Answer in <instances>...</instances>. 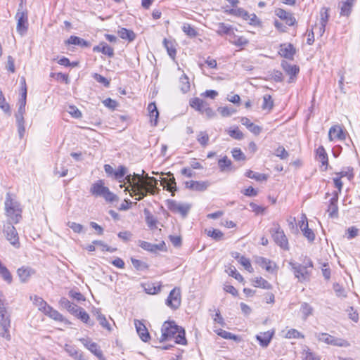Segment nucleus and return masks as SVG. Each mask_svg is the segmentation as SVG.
<instances>
[{
    "instance_id": "29",
    "label": "nucleus",
    "mask_w": 360,
    "mask_h": 360,
    "mask_svg": "<svg viewBox=\"0 0 360 360\" xmlns=\"http://www.w3.org/2000/svg\"><path fill=\"white\" fill-rule=\"evenodd\" d=\"M163 44H164V46L165 47V49H167V51L169 56L172 59H174L176 54L175 41H174L172 40L165 39L163 40Z\"/></svg>"
},
{
    "instance_id": "27",
    "label": "nucleus",
    "mask_w": 360,
    "mask_h": 360,
    "mask_svg": "<svg viewBox=\"0 0 360 360\" xmlns=\"http://www.w3.org/2000/svg\"><path fill=\"white\" fill-rule=\"evenodd\" d=\"M93 51L94 52H101L109 57H112L114 55L113 49L105 42H101L99 45L94 46Z\"/></svg>"
},
{
    "instance_id": "5",
    "label": "nucleus",
    "mask_w": 360,
    "mask_h": 360,
    "mask_svg": "<svg viewBox=\"0 0 360 360\" xmlns=\"http://www.w3.org/2000/svg\"><path fill=\"white\" fill-rule=\"evenodd\" d=\"M90 192L96 197H102L106 201L113 202L116 200V195L110 191L109 188L104 186L103 180H98L94 183L91 187Z\"/></svg>"
},
{
    "instance_id": "40",
    "label": "nucleus",
    "mask_w": 360,
    "mask_h": 360,
    "mask_svg": "<svg viewBox=\"0 0 360 360\" xmlns=\"http://www.w3.org/2000/svg\"><path fill=\"white\" fill-rule=\"evenodd\" d=\"M139 245L143 250L151 252H155L158 250L160 249L159 245L153 244V243H148L146 241H143V240H139Z\"/></svg>"
},
{
    "instance_id": "1",
    "label": "nucleus",
    "mask_w": 360,
    "mask_h": 360,
    "mask_svg": "<svg viewBox=\"0 0 360 360\" xmlns=\"http://www.w3.org/2000/svg\"><path fill=\"white\" fill-rule=\"evenodd\" d=\"M126 180L131 187V190H129L130 195H138L136 200H142L148 193L155 195L159 191L157 188L158 179L148 176V174L146 179L142 178L140 174H129L126 176ZM126 190L128 191V188Z\"/></svg>"
},
{
    "instance_id": "21",
    "label": "nucleus",
    "mask_w": 360,
    "mask_h": 360,
    "mask_svg": "<svg viewBox=\"0 0 360 360\" xmlns=\"http://www.w3.org/2000/svg\"><path fill=\"white\" fill-rule=\"evenodd\" d=\"M338 193L335 192L333 197L330 200V204L328 207V212L330 217H337L338 213Z\"/></svg>"
},
{
    "instance_id": "19",
    "label": "nucleus",
    "mask_w": 360,
    "mask_h": 360,
    "mask_svg": "<svg viewBox=\"0 0 360 360\" xmlns=\"http://www.w3.org/2000/svg\"><path fill=\"white\" fill-rule=\"evenodd\" d=\"M134 324L140 338L143 342H147L150 339V334L145 325L139 320H135Z\"/></svg>"
},
{
    "instance_id": "28",
    "label": "nucleus",
    "mask_w": 360,
    "mask_h": 360,
    "mask_svg": "<svg viewBox=\"0 0 360 360\" xmlns=\"http://www.w3.org/2000/svg\"><path fill=\"white\" fill-rule=\"evenodd\" d=\"M60 306L66 309L72 314L75 315L79 310V306L70 302L67 298L62 297L59 302Z\"/></svg>"
},
{
    "instance_id": "45",
    "label": "nucleus",
    "mask_w": 360,
    "mask_h": 360,
    "mask_svg": "<svg viewBox=\"0 0 360 360\" xmlns=\"http://www.w3.org/2000/svg\"><path fill=\"white\" fill-rule=\"evenodd\" d=\"M217 26V32L219 35L222 34H229L231 31V27L229 25H226L224 22H219L216 25Z\"/></svg>"
},
{
    "instance_id": "26",
    "label": "nucleus",
    "mask_w": 360,
    "mask_h": 360,
    "mask_svg": "<svg viewBox=\"0 0 360 360\" xmlns=\"http://www.w3.org/2000/svg\"><path fill=\"white\" fill-rule=\"evenodd\" d=\"M255 262L262 268L265 269L268 272H272L274 271L275 264L266 258L257 257L255 258Z\"/></svg>"
},
{
    "instance_id": "50",
    "label": "nucleus",
    "mask_w": 360,
    "mask_h": 360,
    "mask_svg": "<svg viewBox=\"0 0 360 360\" xmlns=\"http://www.w3.org/2000/svg\"><path fill=\"white\" fill-rule=\"evenodd\" d=\"M215 331L218 335L221 336V338H223L224 339L233 340H237L238 339V336H236V335L232 334V333H231L228 331H226L224 330L219 329Z\"/></svg>"
},
{
    "instance_id": "20",
    "label": "nucleus",
    "mask_w": 360,
    "mask_h": 360,
    "mask_svg": "<svg viewBox=\"0 0 360 360\" xmlns=\"http://www.w3.org/2000/svg\"><path fill=\"white\" fill-rule=\"evenodd\" d=\"M275 13L278 18L285 20L286 24L289 26H292L296 22V20L292 15L282 8H277L275 11Z\"/></svg>"
},
{
    "instance_id": "14",
    "label": "nucleus",
    "mask_w": 360,
    "mask_h": 360,
    "mask_svg": "<svg viewBox=\"0 0 360 360\" xmlns=\"http://www.w3.org/2000/svg\"><path fill=\"white\" fill-rule=\"evenodd\" d=\"M65 351L74 360H86L82 351L79 350L76 346L65 344Z\"/></svg>"
},
{
    "instance_id": "62",
    "label": "nucleus",
    "mask_w": 360,
    "mask_h": 360,
    "mask_svg": "<svg viewBox=\"0 0 360 360\" xmlns=\"http://www.w3.org/2000/svg\"><path fill=\"white\" fill-rule=\"evenodd\" d=\"M232 155H233V158L236 160H245V155L243 154V153L241 151L240 149L239 148H234L233 150H232Z\"/></svg>"
},
{
    "instance_id": "22",
    "label": "nucleus",
    "mask_w": 360,
    "mask_h": 360,
    "mask_svg": "<svg viewBox=\"0 0 360 360\" xmlns=\"http://www.w3.org/2000/svg\"><path fill=\"white\" fill-rule=\"evenodd\" d=\"M18 275L22 282H27L35 274V271L29 266H22L18 269Z\"/></svg>"
},
{
    "instance_id": "32",
    "label": "nucleus",
    "mask_w": 360,
    "mask_h": 360,
    "mask_svg": "<svg viewBox=\"0 0 360 360\" xmlns=\"http://www.w3.org/2000/svg\"><path fill=\"white\" fill-rule=\"evenodd\" d=\"M355 0H346L342 3L341 6L340 15L344 16H349L352 12V6Z\"/></svg>"
},
{
    "instance_id": "13",
    "label": "nucleus",
    "mask_w": 360,
    "mask_h": 360,
    "mask_svg": "<svg viewBox=\"0 0 360 360\" xmlns=\"http://www.w3.org/2000/svg\"><path fill=\"white\" fill-rule=\"evenodd\" d=\"M79 340L88 350H89L92 354L97 356L99 360H106L103 356V352L101 350L99 346L96 342H92L90 338H79Z\"/></svg>"
},
{
    "instance_id": "33",
    "label": "nucleus",
    "mask_w": 360,
    "mask_h": 360,
    "mask_svg": "<svg viewBox=\"0 0 360 360\" xmlns=\"http://www.w3.org/2000/svg\"><path fill=\"white\" fill-rule=\"evenodd\" d=\"M144 214L146 217V221L148 227H150V229L156 228L158 223L156 217H155L147 209L144 210Z\"/></svg>"
},
{
    "instance_id": "4",
    "label": "nucleus",
    "mask_w": 360,
    "mask_h": 360,
    "mask_svg": "<svg viewBox=\"0 0 360 360\" xmlns=\"http://www.w3.org/2000/svg\"><path fill=\"white\" fill-rule=\"evenodd\" d=\"M4 205L6 215L8 217L9 222L18 223L22 218V210L18 202L13 199L10 193H7Z\"/></svg>"
},
{
    "instance_id": "6",
    "label": "nucleus",
    "mask_w": 360,
    "mask_h": 360,
    "mask_svg": "<svg viewBox=\"0 0 360 360\" xmlns=\"http://www.w3.org/2000/svg\"><path fill=\"white\" fill-rule=\"evenodd\" d=\"M15 19L17 20V32L22 36L26 33L28 28V17L27 12L23 8L22 2L19 5Z\"/></svg>"
},
{
    "instance_id": "47",
    "label": "nucleus",
    "mask_w": 360,
    "mask_h": 360,
    "mask_svg": "<svg viewBox=\"0 0 360 360\" xmlns=\"http://www.w3.org/2000/svg\"><path fill=\"white\" fill-rule=\"evenodd\" d=\"M316 153L319 158V161L321 162L323 165H328V155L327 153L323 146H320L316 150Z\"/></svg>"
},
{
    "instance_id": "9",
    "label": "nucleus",
    "mask_w": 360,
    "mask_h": 360,
    "mask_svg": "<svg viewBox=\"0 0 360 360\" xmlns=\"http://www.w3.org/2000/svg\"><path fill=\"white\" fill-rule=\"evenodd\" d=\"M167 206L170 211L179 213L183 217H186L191 209L189 204L178 202L174 200H167Z\"/></svg>"
},
{
    "instance_id": "48",
    "label": "nucleus",
    "mask_w": 360,
    "mask_h": 360,
    "mask_svg": "<svg viewBox=\"0 0 360 360\" xmlns=\"http://www.w3.org/2000/svg\"><path fill=\"white\" fill-rule=\"evenodd\" d=\"M218 165L221 172H225L226 169L230 168L231 161L226 156H224L221 159L219 160Z\"/></svg>"
},
{
    "instance_id": "58",
    "label": "nucleus",
    "mask_w": 360,
    "mask_h": 360,
    "mask_svg": "<svg viewBox=\"0 0 360 360\" xmlns=\"http://www.w3.org/2000/svg\"><path fill=\"white\" fill-rule=\"evenodd\" d=\"M176 338V342L180 345H186V339L185 338V331L183 328H180L179 332L177 333Z\"/></svg>"
},
{
    "instance_id": "11",
    "label": "nucleus",
    "mask_w": 360,
    "mask_h": 360,
    "mask_svg": "<svg viewBox=\"0 0 360 360\" xmlns=\"http://www.w3.org/2000/svg\"><path fill=\"white\" fill-rule=\"evenodd\" d=\"M4 233L10 243L14 246L19 244L18 234L12 222H6L4 224Z\"/></svg>"
},
{
    "instance_id": "36",
    "label": "nucleus",
    "mask_w": 360,
    "mask_h": 360,
    "mask_svg": "<svg viewBox=\"0 0 360 360\" xmlns=\"http://www.w3.org/2000/svg\"><path fill=\"white\" fill-rule=\"evenodd\" d=\"M314 309L307 302H303L300 306V311L302 314L303 320H306L309 316L312 315Z\"/></svg>"
},
{
    "instance_id": "61",
    "label": "nucleus",
    "mask_w": 360,
    "mask_h": 360,
    "mask_svg": "<svg viewBox=\"0 0 360 360\" xmlns=\"http://www.w3.org/2000/svg\"><path fill=\"white\" fill-rule=\"evenodd\" d=\"M67 225L75 232L77 233H80L83 231V226L80 224H77L72 221H68Z\"/></svg>"
},
{
    "instance_id": "52",
    "label": "nucleus",
    "mask_w": 360,
    "mask_h": 360,
    "mask_svg": "<svg viewBox=\"0 0 360 360\" xmlns=\"http://www.w3.org/2000/svg\"><path fill=\"white\" fill-rule=\"evenodd\" d=\"M274 155L281 160H286L289 157L288 152L284 148L283 146H278L274 152Z\"/></svg>"
},
{
    "instance_id": "8",
    "label": "nucleus",
    "mask_w": 360,
    "mask_h": 360,
    "mask_svg": "<svg viewBox=\"0 0 360 360\" xmlns=\"http://www.w3.org/2000/svg\"><path fill=\"white\" fill-rule=\"evenodd\" d=\"M181 328L172 321H165L161 328L160 342L167 341L177 334Z\"/></svg>"
},
{
    "instance_id": "38",
    "label": "nucleus",
    "mask_w": 360,
    "mask_h": 360,
    "mask_svg": "<svg viewBox=\"0 0 360 360\" xmlns=\"http://www.w3.org/2000/svg\"><path fill=\"white\" fill-rule=\"evenodd\" d=\"M245 176L257 181H266L268 179V175L255 172L252 170H248L245 173Z\"/></svg>"
},
{
    "instance_id": "3",
    "label": "nucleus",
    "mask_w": 360,
    "mask_h": 360,
    "mask_svg": "<svg viewBox=\"0 0 360 360\" xmlns=\"http://www.w3.org/2000/svg\"><path fill=\"white\" fill-rule=\"evenodd\" d=\"M289 265L293 271V274L300 282L308 281L310 279L311 271L309 268H313V262L309 258H306L303 264H298L290 262Z\"/></svg>"
},
{
    "instance_id": "17",
    "label": "nucleus",
    "mask_w": 360,
    "mask_h": 360,
    "mask_svg": "<svg viewBox=\"0 0 360 360\" xmlns=\"http://www.w3.org/2000/svg\"><path fill=\"white\" fill-rule=\"evenodd\" d=\"M282 67L285 72L286 74L290 75V78L288 80L289 83L293 82L295 81V78L296 75L298 74L300 69L295 65H291L288 63L287 62H284L282 63Z\"/></svg>"
},
{
    "instance_id": "35",
    "label": "nucleus",
    "mask_w": 360,
    "mask_h": 360,
    "mask_svg": "<svg viewBox=\"0 0 360 360\" xmlns=\"http://www.w3.org/2000/svg\"><path fill=\"white\" fill-rule=\"evenodd\" d=\"M75 316L79 319L82 322L89 324V326L94 325V323L90 321L89 315L82 307H79V310Z\"/></svg>"
},
{
    "instance_id": "64",
    "label": "nucleus",
    "mask_w": 360,
    "mask_h": 360,
    "mask_svg": "<svg viewBox=\"0 0 360 360\" xmlns=\"http://www.w3.org/2000/svg\"><path fill=\"white\" fill-rule=\"evenodd\" d=\"M304 352L305 360H320L319 357L316 354L311 352L309 349L304 350Z\"/></svg>"
},
{
    "instance_id": "60",
    "label": "nucleus",
    "mask_w": 360,
    "mask_h": 360,
    "mask_svg": "<svg viewBox=\"0 0 360 360\" xmlns=\"http://www.w3.org/2000/svg\"><path fill=\"white\" fill-rule=\"evenodd\" d=\"M239 262L249 272H252L253 271V268L252 267V265L250 264V262L249 259L245 257L244 256H241L240 257Z\"/></svg>"
},
{
    "instance_id": "42",
    "label": "nucleus",
    "mask_w": 360,
    "mask_h": 360,
    "mask_svg": "<svg viewBox=\"0 0 360 360\" xmlns=\"http://www.w3.org/2000/svg\"><path fill=\"white\" fill-rule=\"evenodd\" d=\"M207 235L216 241H220L224 239V233L219 229L205 230Z\"/></svg>"
},
{
    "instance_id": "49",
    "label": "nucleus",
    "mask_w": 360,
    "mask_h": 360,
    "mask_svg": "<svg viewBox=\"0 0 360 360\" xmlns=\"http://www.w3.org/2000/svg\"><path fill=\"white\" fill-rule=\"evenodd\" d=\"M0 275L3 277V278L7 281L8 283H11L12 276L8 270V269L1 264L0 262Z\"/></svg>"
},
{
    "instance_id": "15",
    "label": "nucleus",
    "mask_w": 360,
    "mask_h": 360,
    "mask_svg": "<svg viewBox=\"0 0 360 360\" xmlns=\"http://www.w3.org/2000/svg\"><path fill=\"white\" fill-rule=\"evenodd\" d=\"M210 185L208 181H189L185 183L186 188L195 191H204Z\"/></svg>"
},
{
    "instance_id": "2",
    "label": "nucleus",
    "mask_w": 360,
    "mask_h": 360,
    "mask_svg": "<svg viewBox=\"0 0 360 360\" xmlns=\"http://www.w3.org/2000/svg\"><path fill=\"white\" fill-rule=\"evenodd\" d=\"M11 315L7 310L3 295L0 292V336L6 340H11Z\"/></svg>"
},
{
    "instance_id": "43",
    "label": "nucleus",
    "mask_w": 360,
    "mask_h": 360,
    "mask_svg": "<svg viewBox=\"0 0 360 360\" xmlns=\"http://www.w3.org/2000/svg\"><path fill=\"white\" fill-rule=\"evenodd\" d=\"M69 44L78 45L81 46H89V44L84 39L76 36H71L67 41Z\"/></svg>"
},
{
    "instance_id": "55",
    "label": "nucleus",
    "mask_w": 360,
    "mask_h": 360,
    "mask_svg": "<svg viewBox=\"0 0 360 360\" xmlns=\"http://www.w3.org/2000/svg\"><path fill=\"white\" fill-rule=\"evenodd\" d=\"M218 111L221 113V115L223 117L231 116L236 112V110L233 108L228 106L219 107L218 108Z\"/></svg>"
},
{
    "instance_id": "51",
    "label": "nucleus",
    "mask_w": 360,
    "mask_h": 360,
    "mask_svg": "<svg viewBox=\"0 0 360 360\" xmlns=\"http://www.w3.org/2000/svg\"><path fill=\"white\" fill-rule=\"evenodd\" d=\"M161 290V285H155L154 283L152 284H148L145 287V291L147 294L150 295H155L160 292Z\"/></svg>"
},
{
    "instance_id": "54",
    "label": "nucleus",
    "mask_w": 360,
    "mask_h": 360,
    "mask_svg": "<svg viewBox=\"0 0 360 360\" xmlns=\"http://www.w3.org/2000/svg\"><path fill=\"white\" fill-rule=\"evenodd\" d=\"M182 30L186 33V34L191 37H194L197 35L195 30L189 24H184L182 27Z\"/></svg>"
},
{
    "instance_id": "7",
    "label": "nucleus",
    "mask_w": 360,
    "mask_h": 360,
    "mask_svg": "<svg viewBox=\"0 0 360 360\" xmlns=\"http://www.w3.org/2000/svg\"><path fill=\"white\" fill-rule=\"evenodd\" d=\"M314 336L319 342H324L326 345L344 347L349 346L347 340L335 338L326 333H315Z\"/></svg>"
},
{
    "instance_id": "41",
    "label": "nucleus",
    "mask_w": 360,
    "mask_h": 360,
    "mask_svg": "<svg viewBox=\"0 0 360 360\" xmlns=\"http://www.w3.org/2000/svg\"><path fill=\"white\" fill-rule=\"evenodd\" d=\"M253 285L257 288H261L263 289H271V285L265 279L262 277H257L253 280Z\"/></svg>"
},
{
    "instance_id": "16",
    "label": "nucleus",
    "mask_w": 360,
    "mask_h": 360,
    "mask_svg": "<svg viewBox=\"0 0 360 360\" xmlns=\"http://www.w3.org/2000/svg\"><path fill=\"white\" fill-rule=\"evenodd\" d=\"M346 137L345 132L341 127L338 125L330 127L328 132V138L330 141L334 140H344Z\"/></svg>"
},
{
    "instance_id": "56",
    "label": "nucleus",
    "mask_w": 360,
    "mask_h": 360,
    "mask_svg": "<svg viewBox=\"0 0 360 360\" xmlns=\"http://www.w3.org/2000/svg\"><path fill=\"white\" fill-rule=\"evenodd\" d=\"M198 141L202 146H206L209 141V136L206 132L200 131L198 135Z\"/></svg>"
},
{
    "instance_id": "57",
    "label": "nucleus",
    "mask_w": 360,
    "mask_h": 360,
    "mask_svg": "<svg viewBox=\"0 0 360 360\" xmlns=\"http://www.w3.org/2000/svg\"><path fill=\"white\" fill-rule=\"evenodd\" d=\"M126 167L121 165L118 167L117 171H115L114 176L116 179L119 180L121 182V179L124 178V175L126 174Z\"/></svg>"
},
{
    "instance_id": "37",
    "label": "nucleus",
    "mask_w": 360,
    "mask_h": 360,
    "mask_svg": "<svg viewBox=\"0 0 360 360\" xmlns=\"http://www.w3.org/2000/svg\"><path fill=\"white\" fill-rule=\"evenodd\" d=\"M30 299L33 301L34 305H36L40 311L44 312L46 309V307L49 305L41 298L37 295L31 296Z\"/></svg>"
},
{
    "instance_id": "18",
    "label": "nucleus",
    "mask_w": 360,
    "mask_h": 360,
    "mask_svg": "<svg viewBox=\"0 0 360 360\" xmlns=\"http://www.w3.org/2000/svg\"><path fill=\"white\" fill-rule=\"evenodd\" d=\"M274 333V330L260 333L256 335V338L259 342L261 346L266 347L270 343Z\"/></svg>"
},
{
    "instance_id": "34",
    "label": "nucleus",
    "mask_w": 360,
    "mask_h": 360,
    "mask_svg": "<svg viewBox=\"0 0 360 360\" xmlns=\"http://www.w3.org/2000/svg\"><path fill=\"white\" fill-rule=\"evenodd\" d=\"M190 82L189 79L186 74H183V75L179 78V88L181 91L185 94L187 93L190 90Z\"/></svg>"
},
{
    "instance_id": "10",
    "label": "nucleus",
    "mask_w": 360,
    "mask_h": 360,
    "mask_svg": "<svg viewBox=\"0 0 360 360\" xmlns=\"http://www.w3.org/2000/svg\"><path fill=\"white\" fill-rule=\"evenodd\" d=\"M271 233L275 243L284 250H288V242L284 232L280 229L278 225L271 229Z\"/></svg>"
},
{
    "instance_id": "25",
    "label": "nucleus",
    "mask_w": 360,
    "mask_h": 360,
    "mask_svg": "<svg viewBox=\"0 0 360 360\" xmlns=\"http://www.w3.org/2000/svg\"><path fill=\"white\" fill-rule=\"evenodd\" d=\"M207 105L208 104L207 102L197 97L193 98L190 100L191 107L202 115L204 114V110L207 106Z\"/></svg>"
},
{
    "instance_id": "63",
    "label": "nucleus",
    "mask_w": 360,
    "mask_h": 360,
    "mask_svg": "<svg viewBox=\"0 0 360 360\" xmlns=\"http://www.w3.org/2000/svg\"><path fill=\"white\" fill-rule=\"evenodd\" d=\"M68 112L75 118H79L82 117L81 112L77 107L74 105H70L68 108Z\"/></svg>"
},
{
    "instance_id": "44",
    "label": "nucleus",
    "mask_w": 360,
    "mask_h": 360,
    "mask_svg": "<svg viewBox=\"0 0 360 360\" xmlns=\"http://www.w3.org/2000/svg\"><path fill=\"white\" fill-rule=\"evenodd\" d=\"M230 42L236 46L242 47L248 44V40L244 37H238L233 34V38L230 39Z\"/></svg>"
},
{
    "instance_id": "31",
    "label": "nucleus",
    "mask_w": 360,
    "mask_h": 360,
    "mask_svg": "<svg viewBox=\"0 0 360 360\" xmlns=\"http://www.w3.org/2000/svg\"><path fill=\"white\" fill-rule=\"evenodd\" d=\"M44 313L56 321H65V319L63 316V315L60 314L57 310L53 309L51 306L46 307V309Z\"/></svg>"
},
{
    "instance_id": "46",
    "label": "nucleus",
    "mask_w": 360,
    "mask_h": 360,
    "mask_svg": "<svg viewBox=\"0 0 360 360\" xmlns=\"http://www.w3.org/2000/svg\"><path fill=\"white\" fill-rule=\"evenodd\" d=\"M274 106V101L271 98V96L269 94H265L263 96V103L262 105V108L263 110H266L268 111H270Z\"/></svg>"
},
{
    "instance_id": "24",
    "label": "nucleus",
    "mask_w": 360,
    "mask_h": 360,
    "mask_svg": "<svg viewBox=\"0 0 360 360\" xmlns=\"http://www.w3.org/2000/svg\"><path fill=\"white\" fill-rule=\"evenodd\" d=\"M172 176L171 178L167 179L163 178L162 179V184L169 192L172 193V195H174V192L176 191V184L175 181V179L172 174H169V176Z\"/></svg>"
},
{
    "instance_id": "59",
    "label": "nucleus",
    "mask_w": 360,
    "mask_h": 360,
    "mask_svg": "<svg viewBox=\"0 0 360 360\" xmlns=\"http://www.w3.org/2000/svg\"><path fill=\"white\" fill-rule=\"evenodd\" d=\"M229 134L231 137L236 140H241L244 137L243 132L240 131L238 128L230 129L229 131Z\"/></svg>"
},
{
    "instance_id": "39",
    "label": "nucleus",
    "mask_w": 360,
    "mask_h": 360,
    "mask_svg": "<svg viewBox=\"0 0 360 360\" xmlns=\"http://www.w3.org/2000/svg\"><path fill=\"white\" fill-rule=\"evenodd\" d=\"M118 34L120 38L123 39H127L129 41H133L136 37V35L133 31L127 30L126 28H122L121 30H120L118 31Z\"/></svg>"
},
{
    "instance_id": "30",
    "label": "nucleus",
    "mask_w": 360,
    "mask_h": 360,
    "mask_svg": "<svg viewBox=\"0 0 360 360\" xmlns=\"http://www.w3.org/2000/svg\"><path fill=\"white\" fill-rule=\"evenodd\" d=\"M148 110L149 111V115L150 118L151 123L153 122V125L156 126L158 124V119L159 117V112L157 109V106L155 103H151L148 106Z\"/></svg>"
},
{
    "instance_id": "23",
    "label": "nucleus",
    "mask_w": 360,
    "mask_h": 360,
    "mask_svg": "<svg viewBox=\"0 0 360 360\" xmlns=\"http://www.w3.org/2000/svg\"><path fill=\"white\" fill-rule=\"evenodd\" d=\"M279 54L285 58H292L295 50L291 44H284L280 46Z\"/></svg>"
},
{
    "instance_id": "53",
    "label": "nucleus",
    "mask_w": 360,
    "mask_h": 360,
    "mask_svg": "<svg viewBox=\"0 0 360 360\" xmlns=\"http://www.w3.org/2000/svg\"><path fill=\"white\" fill-rule=\"evenodd\" d=\"M320 15H321L320 22L322 25V27L323 29L324 27H326V25L328 18H329L328 9L326 8H323L321 10Z\"/></svg>"
},
{
    "instance_id": "12",
    "label": "nucleus",
    "mask_w": 360,
    "mask_h": 360,
    "mask_svg": "<svg viewBox=\"0 0 360 360\" xmlns=\"http://www.w3.org/2000/svg\"><path fill=\"white\" fill-rule=\"evenodd\" d=\"M181 290L179 288H174L169 294L165 304L167 307L172 309H178L181 305Z\"/></svg>"
}]
</instances>
